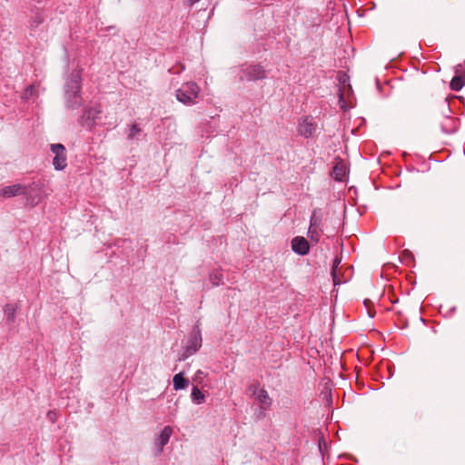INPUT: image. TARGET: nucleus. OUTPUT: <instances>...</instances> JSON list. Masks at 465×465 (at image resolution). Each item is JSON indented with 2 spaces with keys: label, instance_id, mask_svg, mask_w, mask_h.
Returning <instances> with one entry per match:
<instances>
[{
  "label": "nucleus",
  "instance_id": "1",
  "mask_svg": "<svg viewBox=\"0 0 465 465\" xmlns=\"http://www.w3.org/2000/svg\"><path fill=\"white\" fill-rule=\"evenodd\" d=\"M199 94L198 84L194 82H188L176 90V98L179 102L190 105L195 104Z\"/></svg>",
  "mask_w": 465,
  "mask_h": 465
},
{
  "label": "nucleus",
  "instance_id": "2",
  "mask_svg": "<svg viewBox=\"0 0 465 465\" xmlns=\"http://www.w3.org/2000/svg\"><path fill=\"white\" fill-rule=\"evenodd\" d=\"M341 259L336 257L331 268V276L334 285L349 282L352 277V267L341 265Z\"/></svg>",
  "mask_w": 465,
  "mask_h": 465
},
{
  "label": "nucleus",
  "instance_id": "3",
  "mask_svg": "<svg viewBox=\"0 0 465 465\" xmlns=\"http://www.w3.org/2000/svg\"><path fill=\"white\" fill-rule=\"evenodd\" d=\"M51 151L54 153L53 164L55 170H64L66 165L65 147L61 143L51 144Z\"/></svg>",
  "mask_w": 465,
  "mask_h": 465
},
{
  "label": "nucleus",
  "instance_id": "4",
  "mask_svg": "<svg viewBox=\"0 0 465 465\" xmlns=\"http://www.w3.org/2000/svg\"><path fill=\"white\" fill-rule=\"evenodd\" d=\"M317 124L313 122L312 117L304 116L302 117L298 124V133L308 138L314 134L316 131Z\"/></svg>",
  "mask_w": 465,
  "mask_h": 465
},
{
  "label": "nucleus",
  "instance_id": "5",
  "mask_svg": "<svg viewBox=\"0 0 465 465\" xmlns=\"http://www.w3.org/2000/svg\"><path fill=\"white\" fill-rule=\"evenodd\" d=\"M27 193V187L23 184H12L3 187L0 190V195L5 198H11L18 195H25Z\"/></svg>",
  "mask_w": 465,
  "mask_h": 465
},
{
  "label": "nucleus",
  "instance_id": "6",
  "mask_svg": "<svg viewBox=\"0 0 465 465\" xmlns=\"http://www.w3.org/2000/svg\"><path fill=\"white\" fill-rule=\"evenodd\" d=\"M292 249L300 255H305L310 251V245L304 237L296 236L292 240Z\"/></svg>",
  "mask_w": 465,
  "mask_h": 465
},
{
  "label": "nucleus",
  "instance_id": "7",
  "mask_svg": "<svg viewBox=\"0 0 465 465\" xmlns=\"http://www.w3.org/2000/svg\"><path fill=\"white\" fill-rule=\"evenodd\" d=\"M245 75L248 80L254 81L265 78L266 73L262 65L254 64L246 68Z\"/></svg>",
  "mask_w": 465,
  "mask_h": 465
},
{
  "label": "nucleus",
  "instance_id": "8",
  "mask_svg": "<svg viewBox=\"0 0 465 465\" xmlns=\"http://www.w3.org/2000/svg\"><path fill=\"white\" fill-rule=\"evenodd\" d=\"M441 129L446 134H452L458 129V120L452 116H446L441 122Z\"/></svg>",
  "mask_w": 465,
  "mask_h": 465
},
{
  "label": "nucleus",
  "instance_id": "9",
  "mask_svg": "<svg viewBox=\"0 0 465 465\" xmlns=\"http://www.w3.org/2000/svg\"><path fill=\"white\" fill-rule=\"evenodd\" d=\"M173 433V429L170 426H166L161 431L158 439L156 440V445L159 447L160 450H163V446H165Z\"/></svg>",
  "mask_w": 465,
  "mask_h": 465
},
{
  "label": "nucleus",
  "instance_id": "10",
  "mask_svg": "<svg viewBox=\"0 0 465 465\" xmlns=\"http://www.w3.org/2000/svg\"><path fill=\"white\" fill-rule=\"evenodd\" d=\"M347 174V167L342 162L335 164L332 170V176L336 181H343Z\"/></svg>",
  "mask_w": 465,
  "mask_h": 465
},
{
  "label": "nucleus",
  "instance_id": "11",
  "mask_svg": "<svg viewBox=\"0 0 465 465\" xmlns=\"http://www.w3.org/2000/svg\"><path fill=\"white\" fill-rule=\"evenodd\" d=\"M257 400L259 401L260 407L264 410L269 408L272 404V399L264 389H261L259 391Z\"/></svg>",
  "mask_w": 465,
  "mask_h": 465
},
{
  "label": "nucleus",
  "instance_id": "12",
  "mask_svg": "<svg viewBox=\"0 0 465 465\" xmlns=\"http://www.w3.org/2000/svg\"><path fill=\"white\" fill-rule=\"evenodd\" d=\"M173 389L175 391L185 389L188 386V381L183 377L182 372L177 373L173 376Z\"/></svg>",
  "mask_w": 465,
  "mask_h": 465
},
{
  "label": "nucleus",
  "instance_id": "13",
  "mask_svg": "<svg viewBox=\"0 0 465 465\" xmlns=\"http://www.w3.org/2000/svg\"><path fill=\"white\" fill-rule=\"evenodd\" d=\"M465 85V75L456 74L450 81V86L453 91H460Z\"/></svg>",
  "mask_w": 465,
  "mask_h": 465
},
{
  "label": "nucleus",
  "instance_id": "14",
  "mask_svg": "<svg viewBox=\"0 0 465 465\" xmlns=\"http://www.w3.org/2000/svg\"><path fill=\"white\" fill-rule=\"evenodd\" d=\"M322 233V229L319 227L309 226L308 229V237L312 242L317 243L320 241V238Z\"/></svg>",
  "mask_w": 465,
  "mask_h": 465
},
{
  "label": "nucleus",
  "instance_id": "15",
  "mask_svg": "<svg viewBox=\"0 0 465 465\" xmlns=\"http://www.w3.org/2000/svg\"><path fill=\"white\" fill-rule=\"evenodd\" d=\"M192 399H193V401L197 403V404H200L202 403L204 399H205V396L204 394L198 389V387H193V391H192Z\"/></svg>",
  "mask_w": 465,
  "mask_h": 465
},
{
  "label": "nucleus",
  "instance_id": "16",
  "mask_svg": "<svg viewBox=\"0 0 465 465\" xmlns=\"http://www.w3.org/2000/svg\"><path fill=\"white\" fill-rule=\"evenodd\" d=\"M310 226L322 228V217L318 215L317 210L312 212L310 219Z\"/></svg>",
  "mask_w": 465,
  "mask_h": 465
},
{
  "label": "nucleus",
  "instance_id": "17",
  "mask_svg": "<svg viewBox=\"0 0 465 465\" xmlns=\"http://www.w3.org/2000/svg\"><path fill=\"white\" fill-rule=\"evenodd\" d=\"M222 279H223V274L220 271H214L210 275V280H211L213 285H214V286L219 285Z\"/></svg>",
  "mask_w": 465,
  "mask_h": 465
},
{
  "label": "nucleus",
  "instance_id": "18",
  "mask_svg": "<svg viewBox=\"0 0 465 465\" xmlns=\"http://www.w3.org/2000/svg\"><path fill=\"white\" fill-rule=\"evenodd\" d=\"M17 305L16 304H7L5 308V313L6 314L8 319L13 320L15 313L16 312Z\"/></svg>",
  "mask_w": 465,
  "mask_h": 465
},
{
  "label": "nucleus",
  "instance_id": "19",
  "mask_svg": "<svg viewBox=\"0 0 465 465\" xmlns=\"http://www.w3.org/2000/svg\"><path fill=\"white\" fill-rule=\"evenodd\" d=\"M141 133V129L140 127L136 124H134L131 125L130 129H129V134H128V137L130 139H133L134 138L137 134H139Z\"/></svg>",
  "mask_w": 465,
  "mask_h": 465
},
{
  "label": "nucleus",
  "instance_id": "20",
  "mask_svg": "<svg viewBox=\"0 0 465 465\" xmlns=\"http://www.w3.org/2000/svg\"><path fill=\"white\" fill-rule=\"evenodd\" d=\"M202 344V339L201 338H195L194 341L192 342V345L187 348V351H189L192 349V351L190 353L195 352Z\"/></svg>",
  "mask_w": 465,
  "mask_h": 465
},
{
  "label": "nucleus",
  "instance_id": "21",
  "mask_svg": "<svg viewBox=\"0 0 465 465\" xmlns=\"http://www.w3.org/2000/svg\"><path fill=\"white\" fill-rule=\"evenodd\" d=\"M364 305L367 308L369 316L373 317L375 315V310L373 308H371V306H372L371 302L369 300H365Z\"/></svg>",
  "mask_w": 465,
  "mask_h": 465
},
{
  "label": "nucleus",
  "instance_id": "22",
  "mask_svg": "<svg viewBox=\"0 0 465 465\" xmlns=\"http://www.w3.org/2000/svg\"><path fill=\"white\" fill-rule=\"evenodd\" d=\"M74 83H75V87L79 90V89H80V83H81V76H80V73H78V74L75 75Z\"/></svg>",
  "mask_w": 465,
  "mask_h": 465
},
{
  "label": "nucleus",
  "instance_id": "23",
  "mask_svg": "<svg viewBox=\"0 0 465 465\" xmlns=\"http://www.w3.org/2000/svg\"><path fill=\"white\" fill-rule=\"evenodd\" d=\"M48 417L50 420H54L55 413L54 411H49Z\"/></svg>",
  "mask_w": 465,
  "mask_h": 465
},
{
  "label": "nucleus",
  "instance_id": "24",
  "mask_svg": "<svg viewBox=\"0 0 465 465\" xmlns=\"http://www.w3.org/2000/svg\"><path fill=\"white\" fill-rule=\"evenodd\" d=\"M35 90V87L33 85H30L27 89H26V93H30L32 94Z\"/></svg>",
  "mask_w": 465,
  "mask_h": 465
},
{
  "label": "nucleus",
  "instance_id": "25",
  "mask_svg": "<svg viewBox=\"0 0 465 465\" xmlns=\"http://www.w3.org/2000/svg\"><path fill=\"white\" fill-rule=\"evenodd\" d=\"M203 372L202 371H198L195 374L196 377H198V375H203Z\"/></svg>",
  "mask_w": 465,
  "mask_h": 465
},
{
  "label": "nucleus",
  "instance_id": "26",
  "mask_svg": "<svg viewBox=\"0 0 465 465\" xmlns=\"http://www.w3.org/2000/svg\"><path fill=\"white\" fill-rule=\"evenodd\" d=\"M343 101V94H340V102Z\"/></svg>",
  "mask_w": 465,
  "mask_h": 465
}]
</instances>
